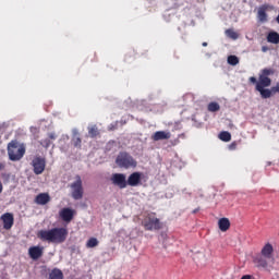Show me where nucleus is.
<instances>
[{
    "label": "nucleus",
    "instance_id": "30",
    "mask_svg": "<svg viewBox=\"0 0 279 279\" xmlns=\"http://www.w3.org/2000/svg\"><path fill=\"white\" fill-rule=\"evenodd\" d=\"M5 170V162H0V171H4Z\"/></svg>",
    "mask_w": 279,
    "mask_h": 279
},
{
    "label": "nucleus",
    "instance_id": "9",
    "mask_svg": "<svg viewBox=\"0 0 279 279\" xmlns=\"http://www.w3.org/2000/svg\"><path fill=\"white\" fill-rule=\"evenodd\" d=\"M143 180L142 172H132L126 179V186H141Z\"/></svg>",
    "mask_w": 279,
    "mask_h": 279
},
{
    "label": "nucleus",
    "instance_id": "26",
    "mask_svg": "<svg viewBox=\"0 0 279 279\" xmlns=\"http://www.w3.org/2000/svg\"><path fill=\"white\" fill-rule=\"evenodd\" d=\"M97 245H99V240H97V238H90L87 243H86V247H97Z\"/></svg>",
    "mask_w": 279,
    "mask_h": 279
},
{
    "label": "nucleus",
    "instance_id": "12",
    "mask_svg": "<svg viewBox=\"0 0 279 279\" xmlns=\"http://www.w3.org/2000/svg\"><path fill=\"white\" fill-rule=\"evenodd\" d=\"M43 254H45V248L43 246H31L28 248V256L32 258V260L43 258Z\"/></svg>",
    "mask_w": 279,
    "mask_h": 279
},
{
    "label": "nucleus",
    "instance_id": "7",
    "mask_svg": "<svg viewBox=\"0 0 279 279\" xmlns=\"http://www.w3.org/2000/svg\"><path fill=\"white\" fill-rule=\"evenodd\" d=\"M33 171L35 175H43L45 173V169L47 167V159L45 157L36 156L32 162Z\"/></svg>",
    "mask_w": 279,
    "mask_h": 279
},
{
    "label": "nucleus",
    "instance_id": "10",
    "mask_svg": "<svg viewBox=\"0 0 279 279\" xmlns=\"http://www.w3.org/2000/svg\"><path fill=\"white\" fill-rule=\"evenodd\" d=\"M59 216L62 221H65V223H71V221H73V217H75V210L64 207L59 211Z\"/></svg>",
    "mask_w": 279,
    "mask_h": 279
},
{
    "label": "nucleus",
    "instance_id": "14",
    "mask_svg": "<svg viewBox=\"0 0 279 279\" xmlns=\"http://www.w3.org/2000/svg\"><path fill=\"white\" fill-rule=\"evenodd\" d=\"M51 202V196L49 193H40L35 197V204H38V206H45Z\"/></svg>",
    "mask_w": 279,
    "mask_h": 279
},
{
    "label": "nucleus",
    "instance_id": "1",
    "mask_svg": "<svg viewBox=\"0 0 279 279\" xmlns=\"http://www.w3.org/2000/svg\"><path fill=\"white\" fill-rule=\"evenodd\" d=\"M271 75H276V70L274 68H265L260 70L258 80L255 76L248 78L250 84H255V89L259 93L262 99H269L279 93V82L269 89Z\"/></svg>",
    "mask_w": 279,
    "mask_h": 279
},
{
    "label": "nucleus",
    "instance_id": "18",
    "mask_svg": "<svg viewBox=\"0 0 279 279\" xmlns=\"http://www.w3.org/2000/svg\"><path fill=\"white\" fill-rule=\"evenodd\" d=\"M267 43H271V45H279V34H278V32L268 33Z\"/></svg>",
    "mask_w": 279,
    "mask_h": 279
},
{
    "label": "nucleus",
    "instance_id": "2",
    "mask_svg": "<svg viewBox=\"0 0 279 279\" xmlns=\"http://www.w3.org/2000/svg\"><path fill=\"white\" fill-rule=\"evenodd\" d=\"M66 236H69V230L63 227H56L48 230L43 229L37 232V238L44 243H54L57 245L64 243V241H66Z\"/></svg>",
    "mask_w": 279,
    "mask_h": 279
},
{
    "label": "nucleus",
    "instance_id": "21",
    "mask_svg": "<svg viewBox=\"0 0 279 279\" xmlns=\"http://www.w3.org/2000/svg\"><path fill=\"white\" fill-rule=\"evenodd\" d=\"M72 144L76 149H82V137H80L78 133L73 134Z\"/></svg>",
    "mask_w": 279,
    "mask_h": 279
},
{
    "label": "nucleus",
    "instance_id": "5",
    "mask_svg": "<svg viewBox=\"0 0 279 279\" xmlns=\"http://www.w3.org/2000/svg\"><path fill=\"white\" fill-rule=\"evenodd\" d=\"M72 189L73 199H82L84 197V186L82 185V177L78 174L75 177V181L70 184Z\"/></svg>",
    "mask_w": 279,
    "mask_h": 279
},
{
    "label": "nucleus",
    "instance_id": "15",
    "mask_svg": "<svg viewBox=\"0 0 279 279\" xmlns=\"http://www.w3.org/2000/svg\"><path fill=\"white\" fill-rule=\"evenodd\" d=\"M267 10H269L268 4H263L257 11V19L259 23H267Z\"/></svg>",
    "mask_w": 279,
    "mask_h": 279
},
{
    "label": "nucleus",
    "instance_id": "6",
    "mask_svg": "<svg viewBox=\"0 0 279 279\" xmlns=\"http://www.w3.org/2000/svg\"><path fill=\"white\" fill-rule=\"evenodd\" d=\"M142 226L145 228V230L151 231V230H160L162 228V225L160 223V219H158L154 215H148L143 221Z\"/></svg>",
    "mask_w": 279,
    "mask_h": 279
},
{
    "label": "nucleus",
    "instance_id": "20",
    "mask_svg": "<svg viewBox=\"0 0 279 279\" xmlns=\"http://www.w3.org/2000/svg\"><path fill=\"white\" fill-rule=\"evenodd\" d=\"M87 130L90 138H97V136H99V128H97V124L88 126Z\"/></svg>",
    "mask_w": 279,
    "mask_h": 279
},
{
    "label": "nucleus",
    "instance_id": "3",
    "mask_svg": "<svg viewBox=\"0 0 279 279\" xmlns=\"http://www.w3.org/2000/svg\"><path fill=\"white\" fill-rule=\"evenodd\" d=\"M8 156L12 162H17V160H21L23 156H25V144H21L19 141L12 140L8 144Z\"/></svg>",
    "mask_w": 279,
    "mask_h": 279
},
{
    "label": "nucleus",
    "instance_id": "11",
    "mask_svg": "<svg viewBox=\"0 0 279 279\" xmlns=\"http://www.w3.org/2000/svg\"><path fill=\"white\" fill-rule=\"evenodd\" d=\"M3 229L4 230H12V226H14V214L12 213H5L0 217Z\"/></svg>",
    "mask_w": 279,
    "mask_h": 279
},
{
    "label": "nucleus",
    "instance_id": "24",
    "mask_svg": "<svg viewBox=\"0 0 279 279\" xmlns=\"http://www.w3.org/2000/svg\"><path fill=\"white\" fill-rule=\"evenodd\" d=\"M267 257H262V256H259V257H256L255 259H254V263H256L257 264V267H263L264 269L268 266V263H267V259H266Z\"/></svg>",
    "mask_w": 279,
    "mask_h": 279
},
{
    "label": "nucleus",
    "instance_id": "25",
    "mask_svg": "<svg viewBox=\"0 0 279 279\" xmlns=\"http://www.w3.org/2000/svg\"><path fill=\"white\" fill-rule=\"evenodd\" d=\"M226 36L228 38H231V40H238L239 33L234 32V29H232V28H229L226 31Z\"/></svg>",
    "mask_w": 279,
    "mask_h": 279
},
{
    "label": "nucleus",
    "instance_id": "31",
    "mask_svg": "<svg viewBox=\"0 0 279 279\" xmlns=\"http://www.w3.org/2000/svg\"><path fill=\"white\" fill-rule=\"evenodd\" d=\"M1 193H3V183H1V181H0V195H1Z\"/></svg>",
    "mask_w": 279,
    "mask_h": 279
},
{
    "label": "nucleus",
    "instance_id": "28",
    "mask_svg": "<svg viewBox=\"0 0 279 279\" xmlns=\"http://www.w3.org/2000/svg\"><path fill=\"white\" fill-rule=\"evenodd\" d=\"M40 145H41L43 147H46V149H47V148L50 147V145H51V140H49V138L41 140Z\"/></svg>",
    "mask_w": 279,
    "mask_h": 279
},
{
    "label": "nucleus",
    "instance_id": "19",
    "mask_svg": "<svg viewBox=\"0 0 279 279\" xmlns=\"http://www.w3.org/2000/svg\"><path fill=\"white\" fill-rule=\"evenodd\" d=\"M49 279H64V272L60 268H54L50 271Z\"/></svg>",
    "mask_w": 279,
    "mask_h": 279
},
{
    "label": "nucleus",
    "instance_id": "32",
    "mask_svg": "<svg viewBox=\"0 0 279 279\" xmlns=\"http://www.w3.org/2000/svg\"><path fill=\"white\" fill-rule=\"evenodd\" d=\"M49 138H51V140L53 141V140H56V135H53V133H51V134L49 135Z\"/></svg>",
    "mask_w": 279,
    "mask_h": 279
},
{
    "label": "nucleus",
    "instance_id": "17",
    "mask_svg": "<svg viewBox=\"0 0 279 279\" xmlns=\"http://www.w3.org/2000/svg\"><path fill=\"white\" fill-rule=\"evenodd\" d=\"M218 228L221 232H228V230H230V219L220 218L218 220Z\"/></svg>",
    "mask_w": 279,
    "mask_h": 279
},
{
    "label": "nucleus",
    "instance_id": "34",
    "mask_svg": "<svg viewBox=\"0 0 279 279\" xmlns=\"http://www.w3.org/2000/svg\"><path fill=\"white\" fill-rule=\"evenodd\" d=\"M267 49H268V48H267V47H265V46H264V47H262V51H264V53H265V51H267Z\"/></svg>",
    "mask_w": 279,
    "mask_h": 279
},
{
    "label": "nucleus",
    "instance_id": "4",
    "mask_svg": "<svg viewBox=\"0 0 279 279\" xmlns=\"http://www.w3.org/2000/svg\"><path fill=\"white\" fill-rule=\"evenodd\" d=\"M116 165H118L120 169H134L137 162L132 155L126 151H121L116 158Z\"/></svg>",
    "mask_w": 279,
    "mask_h": 279
},
{
    "label": "nucleus",
    "instance_id": "8",
    "mask_svg": "<svg viewBox=\"0 0 279 279\" xmlns=\"http://www.w3.org/2000/svg\"><path fill=\"white\" fill-rule=\"evenodd\" d=\"M110 180L113 186H118L120 190L128 189V177L125 173H113Z\"/></svg>",
    "mask_w": 279,
    "mask_h": 279
},
{
    "label": "nucleus",
    "instance_id": "13",
    "mask_svg": "<svg viewBox=\"0 0 279 279\" xmlns=\"http://www.w3.org/2000/svg\"><path fill=\"white\" fill-rule=\"evenodd\" d=\"M151 141H154L155 143L158 141H169V138H171V132H167V131H157L151 135Z\"/></svg>",
    "mask_w": 279,
    "mask_h": 279
},
{
    "label": "nucleus",
    "instance_id": "16",
    "mask_svg": "<svg viewBox=\"0 0 279 279\" xmlns=\"http://www.w3.org/2000/svg\"><path fill=\"white\" fill-rule=\"evenodd\" d=\"M260 254L264 258H271V256H274V245H271V243H266L262 248Z\"/></svg>",
    "mask_w": 279,
    "mask_h": 279
},
{
    "label": "nucleus",
    "instance_id": "33",
    "mask_svg": "<svg viewBox=\"0 0 279 279\" xmlns=\"http://www.w3.org/2000/svg\"><path fill=\"white\" fill-rule=\"evenodd\" d=\"M196 213H199V208L193 210V215H195Z\"/></svg>",
    "mask_w": 279,
    "mask_h": 279
},
{
    "label": "nucleus",
    "instance_id": "27",
    "mask_svg": "<svg viewBox=\"0 0 279 279\" xmlns=\"http://www.w3.org/2000/svg\"><path fill=\"white\" fill-rule=\"evenodd\" d=\"M228 64H231V66H236L239 64V57L236 56H229L228 57Z\"/></svg>",
    "mask_w": 279,
    "mask_h": 279
},
{
    "label": "nucleus",
    "instance_id": "23",
    "mask_svg": "<svg viewBox=\"0 0 279 279\" xmlns=\"http://www.w3.org/2000/svg\"><path fill=\"white\" fill-rule=\"evenodd\" d=\"M219 138H220V141H223L225 143H230V141H232V135L228 131H222L219 134Z\"/></svg>",
    "mask_w": 279,
    "mask_h": 279
},
{
    "label": "nucleus",
    "instance_id": "35",
    "mask_svg": "<svg viewBox=\"0 0 279 279\" xmlns=\"http://www.w3.org/2000/svg\"><path fill=\"white\" fill-rule=\"evenodd\" d=\"M203 47H208V43L204 41Z\"/></svg>",
    "mask_w": 279,
    "mask_h": 279
},
{
    "label": "nucleus",
    "instance_id": "22",
    "mask_svg": "<svg viewBox=\"0 0 279 279\" xmlns=\"http://www.w3.org/2000/svg\"><path fill=\"white\" fill-rule=\"evenodd\" d=\"M207 110L208 112H219V110H221V106L219 105V102H209L207 106Z\"/></svg>",
    "mask_w": 279,
    "mask_h": 279
},
{
    "label": "nucleus",
    "instance_id": "36",
    "mask_svg": "<svg viewBox=\"0 0 279 279\" xmlns=\"http://www.w3.org/2000/svg\"><path fill=\"white\" fill-rule=\"evenodd\" d=\"M110 130H113V126H111Z\"/></svg>",
    "mask_w": 279,
    "mask_h": 279
},
{
    "label": "nucleus",
    "instance_id": "29",
    "mask_svg": "<svg viewBox=\"0 0 279 279\" xmlns=\"http://www.w3.org/2000/svg\"><path fill=\"white\" fill-rule=\"evenodd\" d=\"M236 145L238 143L236 142H233L229 145V149H231V151H233L234 149H236Z\"/></svg>",
    "mask_w": 279,
    "mask_h": 279
}]
</instances>
